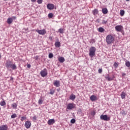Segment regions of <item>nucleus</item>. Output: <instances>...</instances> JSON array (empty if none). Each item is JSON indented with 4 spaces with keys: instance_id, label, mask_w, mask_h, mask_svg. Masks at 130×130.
I'll return each mask as SVG.
<instances>
[{
    "instance_id": "3",
    "label": "nucleus",
    "mask_w": 130,
    "mask_h": 130,
    "mask_svg": "<svg viewBox=\"0 0 130 130\" xmlns=\"http://www.w3.org/2000/svg\"><path fill=\"white\" fill-rule=\"evenodd\" d=\"M100 118L102 120H105V121H108L110 120V117H108L107 115H101Z\"/></svg>"
},
{
    "instance_id": "14",
    "label": "nucleus",
    "mask_w": 130,
    "mask_h": 130,
    "mask_svg": "<svg viewBox=\"0 0 130 130\" xmlns=\"http://www.w3.org/2000/svg\"><path fill=\"white\" fill-rule=\"evenodd\" d=\"M70 100H72V101H74L75 99H76V95L74 94H71L69 97Z\"/></svg>"
},
{
    "instance_id": "38",
    "label": "nucleus",
    "mask_w": 130,
    "mask_h": 130,
    "mask_svg": "<svg viewBox=\"0 0 130 130\" xmlns=\"http://www.w3.org/2000/svg\"><path fill=\"white\" fill-rule=\"evenodd\" d=\"M121 114H122V115H126V113H125V112L124 111H122L121 112Z\"/></svg>"
},
{
    "instance_id": "34",
    "label": "nucleus",
    "mask_w": 130,
    "mask_h": 130,
    "mask_svg": "<svg viewBox=\"0 0 130 130\" xmlns=\"http://www.w3.org/2000/svg\"><path fill=\"white\" fill-rule=\"evenodd\" d=\"M114 68H115L116 69L118 68V64H117V63L116 62H115L114 63Z\"/></svg>"
},
{
    "instance_id": "29",
    "label": "nucleus",
    "mask_w": 130,
    "mask_h": 130,
    "mask_svg": "<svg viewBox=\"0 0 130 130\" xmlns=\"http://www.w3.org/2000/svg\"><path fill=\"white\" fill-rule=\"evenodd\" d=\"M48 18H49L50 19H51V18L53 17V14L50 13L48 14Z\"/></svg>"
},
{
    "instance_id": "30",
    "label": "nucleus",
    "mask_w": 130,
    "mask_h": 130,
    "mask_svg": "<svg viewBox=\"0 0 130 130\" xmlns=\"http://www.w3.org/2000/svg\"><path fill=\"white\" fill-rule=\"evenodd\" d=\"M11 118H16L17 117V114H13L11 116Z\"/></svg>"
},
{
    "instance_id": "39",
    "label": "nucleus",
    "mask_w": 130,
    "mask_h": 130,
    "mask_svg": "<svg viewBox=\"0 0 130 130\" xmlns=\"http://www.w3.org/2000/svg\"><path fill=\"white\" fill-rule=\"evenodd\" d=\"M43 2V0H38L37 1V3L38 4H39V5H40V4H41Z\"/></svg>"
},
{
    "instance_id": "5",
    "label": "nucleus",
    "mask_w": 130,
    "mask_h": 130,
    "mask_svg": "<svg viewBox=\"0 0 130 130\" xmlns=\"http://www.w3.org/2000/svg\"><path fill=\"white\" fill-rule=\"evenodd\" d=\"M36 32L40 34V35H45L46 34V30L45 29H37Z\"/></svg>"
},
{
    "instance_id": "47",
    "label": "nucleus",
    "mask_w": 130,
    "mask_h": 130,
    "mask_svg": "<svg viewBox=\"0 0 130 130\" xmlns=\"http://www.w3.org/2000/svg\"><path fill=\"white\" fill-rule=\"evenodd\" d=\"M125 73H122V75L123 76V77H124V76H125Z\"/></svg>"
},
{
    "instance_id": "18",
    "label": "nucleus",
    "mask_w": 130,
    "mask_h": 130,
    "mask_svg": "<svg viewBox=\"0 0 130 130\" xmlns=\"http://www.w3.org/2000/svg\"><path fill=\"white\" fill-rule=\"evenodd\" d=\"M10 69H12V70H16L17 69V66H16V64L12 63L10 67Z\"/></svg>"
},
{
    "instance_id": "23",
    "label": "nucleus",
    "mask_w": 130,
    "mask_h": 130,
    "mask_svg": "<svg viewBox=\"0 0 130 130\" xmlns=\"http://www.w3.org/2000/svg\"><path fill=\"white\" fill-rule=\"evenodd\" d=\"M55 47H60V42H56L55 43Z\"/></svg>"
},
{
    "instance_id": "42",
    "label": "nucleus",
    "mask_w": 130,
    "mask_h": 130,
    "mask_svg": "<svg viewBox=\"0 0 130 130\" xmlns=\"http://www.w3.org/2000/svg\"><path fill=\"white\" fill-rule=\"evenodd\" d=\"M27 68L28 69H30L31 68V64H28L27 66Z\"/></svg>"
},
{
    "instance_id": "20",
    "label": "nucleus",
    "mask_w": 130,
    "mask_h": 130,
    "mask_svg": "<svg viewBox=\"0 0 130 130\" xmlns=\"http://www.w3.org/2000/svg\"><path fill=\"white\" fill-rule=\"evenodd\" d=\"M7 23L9 25H10V24H12V23H13V19L12 18H8L7 19Z\"/></svg>"
},
{
    "instance_id": "43",
    "label": "nucleus",
    "mask_w": 130,
    "mask_h": 130,
    "mask_svg": "<svg viewBox=\"0 0 130 130\" xmlns=\"http://www.w3.org/2000/svg\"><path fill=\"white\" fill-rule=\"evenodd\" d=\"M11 18H12V20H16V19H17V17L16 16H13Z\"/></svg>"
},
{
    "instance_id": "24",
    "label": "nucleus",
    "mask_w": 130,
    "mask_h": 130,
    "mask_svg": "<svg viewBox=\"0 0 130 130\" xmlns=\"http://www.w3.org/2000/svg\"><path fill=\"white\" fill-rule=\"evenodd\" d=\"M125 66L127 67V68H129L130 67V62L129 61H125Z\"/></svg>"
},
{
    "instance_id": "10",
    "label": "nucleus",
    "mask_w": 130,
    "mask_h": 130,
    "mask_svg": "<svg viewBox=\"0 0 130 130\" xmlns=\"http://www.w3.org/2000/svg\"><path fill=\"white\" fill-rule=\"evenodd\" d=\"M73 108H75L74 107V104L73 103H70L67 106V109L69 110H72Z\"/></svg>"
},
{
    "instance_id": "15",
    "label": "nucleus",
    "mask_w": 130,
    "mask_h": 130,
    "mask_svg": "<svg viewBox=\"0 0 130 130\" xmlns=\"http://www.w3.org/2000/svg\"><path fill=\"white\" fill-rule=\"evenodd\" d=\"M8 129V126L7 125H3L0 126V130H7Z\"/></svg>"
},
{
    "instance_id": "12",
    "label": "nucleus",
    "mask_w": 130,
    "mask_h": 130,
    "mask_svg": "<svg viewBox=\"0 0 130 130\" xmlns=\"http://www.w3.org/2000/svg\"><path fill=\"white\" fill-rule=\"evenodd\" d=\"M53 85H54V86H55V87H59L60 86L59 81L55 80L54 81Z\"/></svg>"
},
{
    "instance_id": "37",
    "label": "nucleus",
    "mask_w": 130,
    "mask_h": 130,
    "mask_svg": "<svg viewBox=\"0 0 130 130\" xmlns=\"http://www.w3.org/2000/svg\"><path fill=\"white\" fill-rule=\"evenodd\" d=\"M26 116H23V117H21V121H24V120H25V119H26Z\"/></svg>"
},
{
    "instance_id": "4",
    "label": "nucleus",
    "mask_w": 130,
    "mask_h": 130,
    "mask_svg": "<svg viewBox=\"0 0 130 130\" xmlns=\"http://www.w3.org/2000/svg\"><path fill=\"white\" fill-rule=\"evenodd\" d=\"M40 75L43 78H44V77H46V76H47V70H46V69H44V70H42L40 72Z\"/></svg>"
},
{
    "instance_id": "36",
    "label": "nucleus",
    "mask_w": 130,
    "mask_h": 130,
    "mask_svg": "<svg viewBox=\"0 0 130 130\" xmlns=\"http://www.w3.org/2000/svg\"><path fill=\"white\" fill-rule=\"evenodd\" d=\"M42 103H43V101L42 99H40L39 100V104H42Z\"/></svg>"
},
{
    "instance_id": "41",
    "label": "nucleus",
    "mask_w": 130,
    "mask_h": 130,
    "mask_svg": "<svg viewBox=\"0 0 130 130\" xmlns=\"http://www.w3.org/2000/svg\"><path fill=\"white\" fill-rule=\"evenodd\" d=\"M32 119H34V120H37V117H36V116H34Z\"/></svg>"
},
{
    "instance_id": "45",
    "label": "nucleus",
    "mask_w": 130,
    "mask_h": 130,
    "mask_svg": "<svg viewBox=\"0 0 130 130\" xmlns=\"http://www.w3.org/2000/svg\"><path fill=\"white\" fill-rule=\"evenodd\" d=\"M107 23V21L103 20V24H106Z\"/></svg>"
},
{
    "instance_id": "2",
    "label": "nucleus",
    "mask_w": 130,
    "mask_h": 130,
    "mask_svg": "<svg viewBox=\"0 0 130 130\" xmlns=\"http://www.w3.org/2000/svg\"><path fill=\"white\" fill-rule=\"evenodd\" d=\"M95 52H96V48H95V47H91L89 49V56H90V57H93V56L95 55Z\"/></svg>"
},
{
    "instance_id": "11",
    "label": "nucleus",
    "mask_w": 130,
    "mask_h": 130,
    "mask_svg": "<svg viewBox=\"0 0 130 130\" xmlns=\"http://www.w3.org/2000/svg\"><path fill=\"white\" fill-rule=\"evenodd\" d=\"M54 122H55V120H54V119H51L48 121L47 123L49 125H51L52 124H53Z\"/></svg>"
},
{
    "instance_id": "8",
    "label": "nucleus",
    "mask_w": 130,
    "mask_h": 130,
    "mask_svg": "<svg viewBox=\"0 0 130 130\" xmlns=\"http://www.w3.org/2000/svg\"><path fill=\"white\" fill-rule=\"evenodd\" d=\"M47 8L48 10H53L54 9V5L53 4H48L47 5Z\"/></svg>"
},
{
    "instance_id": "16",
    "label": "nucleus",
    "mask_w": 130,
    "mask_h": 130,
    "mask_svg": "<svg viewBox=\"0 0 130 130\" xmlns=\"http://www.w3.org/2000/svg\"><path fill=\"white\" fill-rule=\"evenodd\" d=\"M105 79L108 80V81H112L113 79H114V76L112 78L109 77V74H107V76L105 77Z\"/></svg>"
},
{
    "instance_id": "21",
    "label": "nucleus",
    "mask_w": 130,
    "mask_h": 130,
    "mask_svg": "<svg viewBox=\"0 0 130 130\" xmlns=\"http://www.w3.org/2000/svg\"><path fill=\"white\" fill-rule=\"evenodd\" d=\"M59 62L62 63L64 62V58L63 57H60L58 58Z\"/></svg>"
},
{
    "instance_id": "32",
    "label": "nucleus",
    "mask_w": 130,
    "mask_h": 130,
    "mask_svg": "<svg viewBox=\"0 0 130 130\" xmlns=\"http://www.w3.org/2000/svg\"><path fill=\"white\" fill-rule=\"evenodd\" d=\"M53 57V54L50 53L49 54V58H52Z\"/></svg>"
},
{
    "instance_id": "50",
    "label": "nucleus",
    "mask_w": 130,
    "mask_h": 130,
    "mask_svg": "<svg viewBox=\"0 0 130 130\" xmlns=\"http://www.w3.org/2000/svg\"><path fill=\"white\" fill-rule=\"evenodd\" d=\"M1 54H0V58H1Z\"/></svg>"
},
{
    "instance_id": "7",
    "label": "nucleus",
    "mask_w": 130,
    "mask_h": 130,
    "mask_svg": "<svg viewBox=\"0 0 130 130\" xmlns=\"http://www.w3.org/2000/svg\"><path fill=\"white\" fill-rule=\"evenodd\" d=\"M115 29L117 32H121L122 30V26L117 25L115 27Z\"/></svg>"
},
{
    "instance_id": "19",
    "label": "nucleus",
    "mask_w": 130,
    "mask_h": 130,
    "mask_svg": "<svg viewBox=\"0 0 130 130\" xmlns=\"http://www.w3.org/2000/svg\"><path fill=\"white\" fill-rule=\"evenodd\" d=\"M126 96V93H125V92H122L121 94V98L122 99H125V96Z\"/></svg>"
},
{
    "instance_id": "44",
    "label": "nucleus",
    "mask_w": 130,
    "mask_h": 130,
    "mask_svg": "<svg viewBox=\"0 0 130 130\" xmlns=\"http://www.w3.org/2000/svg\"><path fill=\"white\" fill-rule=\"evenodd\" d=\"M38 58H39V56H36L35 57V59H36V60H37V59H38Z\"/></svg>"
},
{
    "instance_id": "35",
    "label": "nucleus",
    "mask_w": 130,
    "mask_h": 130,
    "mask_svg": "<svg viewBox=\"0 0 130 130\" xmlns=\"http://www.w3.org/2000/svg\"><path fill=\"white\" fill-rule=\"evenodd\" d=\"M70 122H71V123H75V122H76V119H75L74 118L72 119L71 120Z\"/></svg>"
},
{
    "instance_id": "6",
    "label": "nucleus",
    "mask_w": 130,
    "mask_h": 130,
    "mask_svg": "<svg viewBox=\"0 0 130 130\" xmlns=\"http://www.w3.org/2000/svg\"><path fill=\"white\" fill-rule=\"evenodd\" d=\"M12 64L13 62H12L10 60H7L6 63V67L7 68V69H10V67L12 66Z\"/></svg>"
},
{
    "instance_id": "9",
    "label": "nucleus",
    "mask_w": 130,
    "mask_h": 130,
    "mask_svg": "<svg viewBox=\"0 0 130 130\" xmlns=\"http://www.w3.org/2000/svg\"><path fill=\"white\" fill-rule=\"evenodd\" d=\"M24 125L26 128H30L31 127V122L27 121L25 122Z\"/></svg>"
},
{
    "instance_id": "49",
    "label": "nucleus",
    "mask_w": 130,
    "mask_h": 130,
    "mask_svg": "<svg viewBox=\"0 0 130 130\" xmlns=\"http://www.w3.org/2000/svg\"><path fill=\"white\" fill-rule=\"evenodd\" d=\"M126 2H128L129 0H126Z\"/></svg>"
},
{
    "instance_id": "46",
    "label": "nucleus",
    "mask_w": 130,
    "mask_h": 130,
    "mask_svg": "<svg viewBox=\"0 0 130 130\" xmlns=\"http://www.w3.org/2000/svg\"><path fill=\"white\" fill-rule=\"evenodd\" d=\"M31 2H32V3H35V2H36V0H31Z\"/></svg>"
},
{
    "instance_id": "17",
    "label": "nucleus",
    "mask_w": 130,
    "mask_h": 130,
    "mask_svg": "<svg viewBox=\"0 0 130 130\" xmlns=\"http://www.w3.org/2000/svg\"><path fill=\"white\" fill-rule=\"evenodd\" d=\"M103 14L104 15H106L107 13H108V10H107V8H103L102 10Z\"/></svg>"
},
{
    "instance_id": "27",
    "label": "nucleus",
    "mask_w": 130,
    "mask_h": 130,
    "mask_svg": "<svg viewBox=\"0 0 130 130\" xmlns=\"http://www.w3.org/2000/svg\"><path fill=\"white\" fill-rule=\"evenodd\" d=\"M120 15L121 16H124V11L123 10H120Z\"/></svg>"
},
{
    "instance_id": "40",
    "label": "nucleus",
    "mask_w": 130,
    "mask_h": 130,
    "mask_svg": "<svg viewBox=\"0 0 130 130\" xmlns=\"http://www.w3.org/2000/svg\"><path fill=\"white\" fill-rule=\"evenodd\" d=\"M98 72H99L100 74H101V73H102V69H99Z\"/></svg>"
},
{
    "instance_id": "1",
    "label": "nucleus",
    "mask_w": 130,
    "mask_h": 130,
    "mask_svg": "<svg viewBox=\"0 0 130 130\" xmlns=\"http://www.w3.org/2000/svg\"><path fill=\"white\" fill-rule=\"evenodd\" d=\"M106 42L108 44H111L114 42V37L111 35H108L106 37Z\"/></svg>"
},
{
    "instance_id": "51",
    "label": "nucleus",
    "mask_w": 130,
    "mask_h": 130,
    "mask_svg": "<svg viewBox=\"0 0 130 130\" xmlns=\"http://www.w3.org/2000/svg\"><path fill=\"white\" fill-rule=\"evenodd\" d=\"M1 107H0V111H1Z\"/></svg>"
},
{
    "instance_id": "13",
    "label": "nucleus",
    "mask_w": 130,
    "mask_h": 130,
    "mask_svg": "<svg viewBox=\"0 0 130 130\" xmlns=\"http://www.w3.org/2000/svg\"><path fill=\"white\" fill-rule=\"evenodd\" d=\"M91 101H96L97 100V96L94 95H92L90 97Z\"/></svg>"
},
{
    "instance_id": "25",
    "label": "nucleus",
    "mask_w": 130,
    "mask_h": 130,
    "mask_svg": "<svg viewBox=\"0 0 130 130\" xmlns=\"http://www.w3.org/2000/svg\"><path fill=\"white\" fill-rule=\"evenodd\" d=\"M11 106L12 107H13V108H14V109H16V108H17V104L14 103L11 105Z\"/></svg>"
},
{
    "instance_id": "48",
    "label": "nucleus",
    "mask_w": 130,
    "mask_h": 130,
    "mask_svg": "<svg viewBox=\"0 0 130 130\" xmlns=\"http://www.w3.org/2000/svg\"><path fill=\"white\" fill-rule=\"evenodd\" d=\"M10 80H11V81H13V80H14V78L13 77H11Z\"/></svg>"
},
{
    "instance_id": "28",
    "label": "nucleus",
    "mask_w": 130,
    "mask_h": 130,
    "mask_svg": "<svg viewBox=\"0 0 130 130\" xmlns=\"http://www.w3.org/2000/svg\"><path fill=\"white\" fill-rule=\"evenodd\" d=\"M0 105L1 106H5V105H6V102H5V101L1 102L0 103Z\"/></svg>"
},
{
    "instance_id": "22",
    "label": "nucleus",
    "mask_w": 130,
    "mask_h": 130,
    "mask_svg": "<svg viewBox=\"0 0 130 130\" xmlns=\"http://www.w3.org/2000/svg\"><path fill=\"white\" fill-rule=\"evenodd\" d=\"M98 31H99V32H100L101 33H103V32L105 31V29L103 27H101L98 28Z\"/></svg>"
},
{
    "instance_id": "33",
    "label": "nucleus",
    "mask_w": 130,
    "mask_h": 130,
    "mask_svg": "<svg viewBox=\"0 0 130 130\" xmlns=\"http://www.w3.org/2000/svg\"><path fill=\"white\" fill-rule=\"evenodd\" d=\"M50 94L51 95H53V94H54V90H52V89H50Z\"/></svg>"
},
{
    "instance_id": "31",
    "label": "nucleus",
    "mask_w": 130,
    "mask_h": 130,
    "mask_svg": "<svg viewBox=\"0 0 130 130\" xmlns=\"http://www.w3.org/2000/svg\"><path fill=\"white\" fill-rule=\"evenodd\" d=\"M58 32H59V33L60 34H62L63 33V29L62 28H60L59 30H58Z\"/></svg>"
},
{
    "instance_id": "26",
    "label": "nucleus",
    "mask_w": 130,
    "mask_h": 130,
    "mask_svg": "<svg viewBox=\"0 0 130 130\" xmlns=\"http://www.w3.org/2000/svg\"><path fill=\"white\" fill-rule=\"evenodd\" d=\"M92 13L93 15H97V14H98V10L94 9V10L92 11Z\"/></svg>"
}]
</instances>
